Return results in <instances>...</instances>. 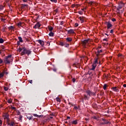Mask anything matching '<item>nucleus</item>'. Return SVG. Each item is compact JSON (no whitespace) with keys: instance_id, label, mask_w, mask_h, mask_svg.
Wrapping results in <instances>:
<instances>
[{"instance_id":"29","label":"nucleus","mask_w":126,"mask_h":126,"mask_svg":"<svg viewBox=\"0 0 126 126\" xmlns=\"http://www.w3.org/2000/svg\"><path fill=\"white\" fill-rule=\"evenodd\" d=\"M106 88H107V85L105 84L103 86V89H104V90H105Z\"/></svg>"},{"instance_id":"17","label":"nucleus","mask_w":126,"mask_h":126,"mask_svg":"<svg viewBox=\"0 0 126 126\" xmlns=\"http://www.w3.org/2000/svg\"><path fill=\"white\" fill-rule=\"evenodd\" d=\"M72 124L73 125H77V120L72 121Z\"/></svg>"},{"instance_id":"47","label":"nucleus","mask_w":126,"mask_h":126,"mask_svg":"<svg viewBox=\"0 0 126 126\" xmlns=\"http://www.w3.org/2000/svg\"><path fill=\"white\" fill-rule=\"evenodd\" d=\"M21 24H22V27L24 26V23H21Z\"/></svg>"},{"instance_id":"9","label":"nucleus","mask_w":126,"mask_h":126,"mask_svg":"<svg viewBox=\"0 0 126 126\" xmlns=\"http://www.w3.org/2000/svg\"><path fill=\"white\" fill-rule=\"evenodd\" d=\"M68 32V34H73V33H74V31L73 30H69L68 31H67Z\"/></svg>"},{"instance_id":"15","label":"nucleus","mask_w":126,"mask_h":126,"mask_svg":"<svg viewBox=\"0 0 126 126\" xmlns=\"http://www.w3.org/2000/svg\"><path fill=\"white\" fill-rule=\"evenodd\" d=\"M79 19H80V20L81 21V23H83V22L84 21V19H83V18L82 17H80L79 18Z\"/></svg>"},{"instance_id":"40","label":"nucleus","mask_w":126,"mask_h":126,"mask_svg":"<svg viewBox=\"0 0 126 126\" xmlns=\"http://www.w3.org/2000/svg\"><path fill=\"white\" fill-rule=\"evenodd\" d=\"M79 14H83V13L81 11H79Z\"/></svg>"},{"instance_id":"11","label":"nucleus","mask_w":126,"mask_h":126,"mask_svg":"<svg viewBox=\"0 0 126 126\" xmlns=\"http://www.w3.org/2000/svg\"><path fill=\"white\" fill-rule=\"evenodd\" d=\"M107 29H110V28H111V27H112V26H113V25H112V24H110L109 22L107 23Z\"/></svg>"},{"instance_id":"25","label":"nucleus","mask_w":126,"mask_h":126,"mask_svg":"<svg viewBox=\"0 0 126 126\" xmlns=\"http://www.w3.org/2000/svg\"><path fill=\"white\" fill-rule=\"evenodd\" d=\"M56 100L57 102H61V99H60L59 97H57Z\"/></svg>"},{"instance_id":"34","label":"nucleus","mask_w":126,"mask_h":126,"mask_svg":"<svg viewBox=\"0 0 126 126\" xmlns=\"http://www.w3.org/2000/svg\"><path fill=\"white\" fill-rule=\"evenodd\" d=\"M58 11H59V9H56L55 10L54 12H58Z\"/></svg>"},{"instance_id":"51","label":"nucleus","mask_w":126,"mask_h":126,"mask_svg":"<svg viewBox=\"0 0 126 126\" xmlns=\"http://www.w3.org/2000/svg\"><path fill=\"white\" fill-rule=\"evenodd\" d=\"M63 22H61V25H63Z\"/></svg>"},{"instance_id":"31","label":"nucleus","mask_w":126,"mask_h":126,"mask_svg":"<svg viewBox=\"0 0 126 126\" xmlns=\"http://www.w3.org/2000/svg\"><path fill=\"white\" fill-rule=\"evenodd\" d=\"M121 8H122V6H119L118 7L117 9H118V10H120V9H121Z\"/></svg>"},{"instance_id":"2","label":"nucleus","mask_w":126,"mask_h":126,"mask_svg":"<svg viewBox=\"0 0 126 126\" xmlns=\"http://www.w3.org/2000/svg\"><path fill=\"white\" fill-rule=\"evenodd\" d=\"M97 63H98V58L95 59L94 63L93 64L92 68L91 69V70H94V69H95V68L96 67V66H97Z\"/></svg>"},{"instance_id":"27","label":"nucleus","mask_w":126,"mask_h":126,"mask_svg":"<svg viewBox=\"0 0 126 126\" xmlns=\"http://www.w3.org/2000/svg\"><path fill=\"white\" fill-rule=\"evenodd\" d=\"M18 51L19 52V53H20V52H21V51H23V48H19V50H18Z\"/></svg>"},{"instance_id":"57","label":"nucleus","mask_w":126,"mask_h":126,"mask_svg":"<svg viewBox=\"0 0 126 126\" xmlns=\"http://www.w3.org/2000/svg\"><path fill=\"white\" fill-rule=\"evenodd\" d=\"M50 119H53V117H52V116H50Z\"/></svg>"},{"instance_id":"58","label":"nucleus","mask_w":126,"mask_h":126,"mask_svg":"<svg viewBox=\"0 0 126 126\" xmlns=\"http://www.w3.org/2000/svg\"><path fill=\"white\" fill-rule=\"evenodd\" d=\"M74 109H77V107L75 106V107H74Z\"/></svg>"},{"instance_id":"46","label":"nucleus","mask_w":126,"mask_h":126,"mask_svg":"<svg viewBox=\"0 0 126 126\" xmlns=\"http://www.w3.org/2000/svg\"><path fill=\"white\" fill-rule=\"evenodd\" d=\"M12 110H15V107H12Z\"/></svg>"},{"instance_id":"30","label":"nucleus","mask_w":126,"mask_h":126,"mask_svg":"<svg viewBox=\"0 0 126 126\" xmlns=\"http://www.w3.org/2000/svg\"><path fill=\"white\" fill-rule=\"evenodd\" d=\"M51 1H52V2H55V3H57V0H50Z\"/></svg>"},{"instance_id":"7","label":"nucleus","mask_w":126,"mask_h":126,"mask_svg":"<svg viewBox=\"0 0 126 126\" xmlns=\"http://www.w3.org/2000/svg\"><path fill=\"white\" fill-rule=\"evenodd\" d=\"M9 116L7 114H5L4 116V119L7 120V121L8 122L9 121V118H8Z\"/></svg>"},{"instance_id":"35","label":"nucleus","mask_w":126,"mask_h":126,"mask_svg":"<svg viewBox=\"0 0 126 126\" xmlns=\"http://www.w3.org/2000/svg\"><path fill=\"white\" fill-rule=\"evenodd\" d=\"M77 26H78V24L75 23V27H77Z\"/></svg>"},{"instance_id":"8","label":"nucleus","mask_w":126,"mask_h":126,"mask_svg":"<svg viewBox=\"0 0 126 126\" xmlns=\"http://www.w3.org/2000/svg\"><path fill=\"white\" fill-rule=\"evenodd\" d=\"M86 93L88 94V95H89V96H90V95H95L94 93H92L90 91H87Z\"/></svg>"},{"instance_id":"36","label":"nucleus","mask_w":126,"mask_h":126,"mask_svg":"<svg viewBox=\"0 0 126 126\" xmlns=\"http://www.w3.org/2000/svg\"><path fill=\"white\" fill-rule=\"evenodd\" d=\"M112 21H113V22H114V21H116V19H115V18L112 19Z\"/></svg>"},{"instance_id":"52","label":"nucleus","mask_w":126,"mask_h":126,"mask_svg":"<svg viewBox=\"0 0 126 126\" xmlns=\"http://www.w3.org/2000/svg\"><path fill=\"white\" fill-rule=\"evenodd\" d=\"M23 1H24V2H26V1H27V0H23Z\"/></svg>"},{"instance_id":"6","label":"nucleus","mask_w":126,"mask_h":126,"mask_svg":"<svg viewBox=\"0 0 126 126\" xmlns=\"http://www.w3.org/2000/svg\"><path fill=\"white\" fill-rule=\"evenodd\" d=\"M37 42H38V43H40V45H41V46H44V44L45 43L44 41L41 40H37Z\"/></svg>"},{"instance_id":"61","label":"nucleus","mask_w":126,"mask_h":126,"mask_svg":"<svg viewBox=\"0 0 126 126\" xmlns=\"http://www.w3.org/2000/svg\"><path fill=\"white\" fill-rule=\"evenodd\" d=\"M28 119H29V120H31V117L30 118H28Z\"/></svg>"},{"instance_id":"1","label":"nucleus","mask_w":126,"mask_h":126,"mask_svg":"<svg viewBox=\"0 0 126 126\" xmlns=\"http://www.w3.org/2000/svg\"><path fill=\"white\" fill-rule=\"evenodd\" d=\"M25 54H27V55H28V56H29V55H30L31 54V51L26 49V48H23V51L21 53V55L23 56V55H25Z\"/></svg>"},{"instance_id":"12","label":"nucleus","mask_w":126,"mask_h":126,"mask_svg":"<svg viewBox=\"0 0 126 126\" xmlns=\"http://www.w3.org/2000/svg\"><path fill=\"white\" fill-rule=\"evenodd\" d=\"M103 121H104V123H102V125H108L110 124V122L109 121H105V120L103 119Z\"/></svg>"},{"instance_id":"26","label":"nucleus","mask_w":126,"mask_h":126,"mask_svg":"<svg viewBox=\"0 0 126 126\" xmlns=\"http://www.w3.org/2000/svg\"><path fill=\"white\" fill-rule=\"evenodd\" d=\"M4 89L5 91H7V90H8V88H7V87H4Z\"/></svg>"},{"instance_id":"22","label":"nucleus","mask_w":126,"mask_h":126,"mask_svg":"<svg viewBox=\"0 0 126 126\" xmlns=\"http://www.w3.org/2000/svg\"><path fill=\"white\" fill-rule=\"evenodd\" d=\"M7 102H8V103H9V104H10V103H11L12 102V99H11V98H10V99H8V100H7Z\"/></svg>"},{"instance_id":"54","label":"nucleus","mask_w":126,"mask_h":126,"mask_svg":"<svg viewBox=\"0 0 126 126\" xmlns=\"http://www.w3.org/2000/svg\"><path fill=\"white\" fill-rule=\"evenodd\" d=\"M17 44H18V45H20V43H19V41H18Z\"/></svg>"},{"instance_id":"20","label":"nucleus","mask_w":126,"mask_h":126,"mask_svg":"<svg viewBox=\"0 0 126 126\" xmlns=\"http://www.w3.org/2000/svg\"><path fill=\"white\" fill-rule=\"evenodd\" d=\"M8 29H9L10 30H11L12 29H14V27L12 26H10L9 28H8Z\"/></svg>"},{"instance_id":"44","label":"nucleus","mask_w":126,"mask_h":126,"mask_svg":"<svg viewBox=\"0 0 126 126\" xmlns=\"http://www.w3.org/2000/svg\"><path fill=\"white\" fill-rule=\"evenodd\" d=\"M0 8L1 9H2L3 8V6H1L0 7Z\"/></svg>"},{"instance_id":"64","label":"nucleus","mask_w":126,"mask_h":126,"mask_svg":"<svg viewBox=\"0 0 126 126\" xmlns=\"http://www.w3.org/2000/svg\"><path fill=\"white\" fill-rule=\"evenodd\" d=\"M94 119H96V117H94Z\"/></svg>"},{"instance_id":"63","label":"nucleus","mask_w":126,"mask_h":126,"mask_svg":"<svg viewBox=\"0 0 126 126\" xmlns=\"http://www.w3.org/2000/svg\"><path fill=\"white\" fill-rule=\"evenodd\" d=\"M99 64H101V62L99 61Z\"/></svg>"},{"instance_id":"38","label":"nucleus","mask_w":126,"mask_h":126,"mask_svg":"<svg viewBox=\"0 0 126 126\" xmlns=\"http://www.w3.org/2000/svg\"><path fill=\"white\" fill-rule=\"evenodd\" d=\"M72 80L73 82H75V78H73Z\"/></svg>"},{"instance_id":"43","label":"nucleus","mask_w":126,"mask_h":126,"mask_svg":"<svg viewBox=\"0 0 126 126\" xmlns=\"http://www.w3.org/2000/svg\"><path fill=\"white\" fill-rule=\"evenodd\" d=\"M73 66H74L75 67H76V64L74 63V64H73Z\"/></svg>"},{"instance_id":"55","label":"nucleus","mask_w":126,"mask_h":126,"mask_svg":"<svg viewBox=\"0 0 126 126\" xmlns=\"http://www.w3.org/2000/svg\"><path fill=\"white\" fill-rule=\"evenodd\" d=\"M68 119H70V117H67V120Z\"/></svg>"},{"instance_id":"18","label":"nucleus","mask_w":126,"mask_h":126,"mask_svg":"<svg viewBox=\"0 0 126 126\" xmlns=\"http://www.w3.org/2000/svg\"><path fill=\"white\" fill-rule=\"evenodd\" d=\"M49 35V36H50V37H53L54 36V33L53 32H50Z\"/></svg>"},{"instance_id":"50","label":"nucleus","mask_w":126,"mask_h":126,"mask_svg":"<svg viewBox=\"0 0 126 126\" xmlns=\"http://www.w3.org/2000/svg\"><path fill=\"white\" fill-rule=\"evenodd\" d=\"M118 57H122V54H119Z\"/></svg>"},{"instance_id":"45","label":"nucleus","mask_w":126,"mask_h":126,"mask_svg":"<svg viewBox=\"0 0 126 126\" xmlns=\"http://www.w3.org/2000/svg\"><path fill=\"white\" fill-rule=\"evenodd\" d=\"M92 3H93V2H92V1H91V2H89V4H92Z\"/></svg>"},{"instance_id":"13","label":"nucleus","mask_w":126,"mask_h":126,"mask_svg":"<svg viewBox=\"0 0 126 126\" xmlns=\"http://www.w3.org/2000/svg\"><path fill=\"white\" fill-rule=\"evenodd\" d=\"M48 29L49 31H50V32H52V31H53V29H54V28L51 26H48Z\"/></svg>"},{"instance_id":"16","label":"nucleus","mask_w":126,"mask_h":126,"mask_svg":"<svg viewBox=\"0 0 126 126\" xmlns=\"http://www.w3.org/2000/svg\"><path fill=\"white\" fill-rule=\"evenodd\" d=\"M8 126H14V122H11L10 124V123H8Z\"/></svg>"},{"instance_id":"41","label":"nucleus","mask_w":126,"mask_h":126,"mask_svg":"<svg viewBox=\"0 0 126 126\" xmlns=\"http://www.w3.org/2000/svg\"><path fill=\"white\" fill-rule=\"evenodd\" d=\"M29 82L30 83L32 84V80H29Z\"/></svg>"},{"instance_id":"23","label":"nucleus","mask_w":126,"mask_h":126,"mask_svg":"<svg viewBox=\"0 0 126 126\" xmlns=\"http://www.w3.org/2000/svg\"><path fill=\"white\" fill-rule=\"evenodd\" d=\"M25 6H28V5L27 4H22V8H24Z\"/></svg>"},{"instance_id":"53","label":"nucleus","mask_w":126,"mask_h":126,"mask_svg":"<svg viewBox=\"0 0 126 126\" xmlns=\"http://www.w3.org/2000/svg\"><path fill=\"white\" fill-rule=\"evenodd\" d=\"M123 86H124V87H126V84H124V85H123Z\"/></svg>"},{"instance_id":"10","label":"nucleus","mask_w":126,"mask_h":126,"mask_svg":"<svg viewBox=\"0 0 126 126\" xmlns=\"http://www.w3.org/2000/svg\"><path fill=\"white\" fill-rule=\"evenodd\" d=\"M112 90L113 91H115V92H119V89L117 88V87H115L113 88H112Z\"/></svg>"},{"instance_id":"5","label":"nucleus","mask_w":126,"mask_h":126,"mask_svg":"<svg viewBox=\"0 0 126 126\" xmlns=\"http://www.w3.org/2000/svg\"><path fill=\"white\" fill-rule=\"evenodd\" d=\"M40 26H41V25H40V23H37L36 24L34 25V26L33 27V28H34L35 29H37V28H39Z\"/></svg>"},{"instance_id":"42","label":"nucleus","mask_w":126,"mask_h":126,"mask_svg":"<svg viewBox=\"0 0 126 126\" xmlns=\"http://www.w3.org/2000/svg\"><path fill=\"white\" fill-rule=\"evenodd\" d=\"M0 63H2V60L0 59Z\"/></svg>"},{"instance_id":"60","label":"nucleus","mask_w":126,"mask_h":126,"mask_svg":"<svg viewBox=\"0 0 126 126\" xmlns=\"http://www.w3.org/2000/svg\"><path fill=\"white\" fill-rule=\"evenodd\" d=\"M85 120H86V121H88V119H87V118H86Z\"/></svg>"},{"instance_id":"48","label":"nucleus","mask_w":126,"mask_h":126,"mask_svg":"<svg viewBox=\"0 0 126 126\" xmlns=\"http://www.w3.org/2000/svg\"><path fill=\"white\" fill-rule=\"evenodd\" d=\"M38 117L39 118H41V117H43V116H42V115H40V116H38Z\"/></svg>"},{"instance_id":"14","label":"nucleus","mask_w":126,"mask_h":126,"mask_svg":"<svg viewBox=\"0 0 126 126\" xmlns=\"http://www.w3.org/2000/svg\"><path fill=\"white\" fill-rule=\"evenodd\" d=\"M66 41H67V42H71V41H72V39H71V38L70 37H67L66 38Z\"/></svg>"},{"instance_id":"33","label":"nucleus","mask_w":126,"mask_h":126,"mask_svg":"<svg viewBox=\"0 0 126 126\" xmlns=\"http://www.w3.org/2000/svg\"><path fill=\"white\" fill-rule=\"evenodd\" d=\"M100 53H102V50L97 51V54H100Z\"/></svg>"},{"instance_id":"32","label":"nucleus","mask_w":126,"mask_h":126,"mask_svg":"<svg viewBox=\"0 0 126 126\" xmlns=\"http://www.w3.org/2000/svg\"><path fill=\"white\" fill-rule=\"evenodd\" d=\"M33 116H34V117H39V115L35 114H34Z\"/></svg>"},{"instance_id":"56","label":"nucleus","mask_w":126,"mask_h":126,"mask_svg":"<svg viewBox=\"0 0 126 126\" xmlns=\"http://www.w3.org/2000/svg\"><path fill=\"white\" fill-rule=\"evenodd\" d=\"M103 41H107V39L106 38L104 39Z\"/></svg>"},{"instance_id":"3","label":"nucleus","mask_w":126,"mask_h":126,"mask_svg":"<svg viewBox=\"0 0 126 126\" xmlns=\"http://www.w3.org/2000/svg\"><path fill=\"white\" fill-rule=\"evenodd\" d=\"M91 42V39H86L82 41L83 46L85 47L86 44H89Z\"/></svg>"},{"instance_id":"28","label":"nucleus","mask_w":126,"mask_h":126,"mask_svg":"<svg viewBox=\"0 0 126 126\" xmlns=\"http://www.w3.org/2000/svg\"><path fill=\"white\" fill-rule=\"evenodd\" d=\"M4 73H0V77H2V76H3L4 75Z\"/></svg>"},{"instance_id":"59","label":"nucleus","mask_w":126,"mask_h":126,"mask_svg":"<svg viewBox=\"0 0 126 126\" xmlns=\"http://www.w3.org/2000/svg\"><path fill=\"white\" fill-rule=\"evenodd\" d=\"M85 98H87V96H86V95H85Z\"/></svg>"},{"instance_id":"21","label":"nucleus","mask_w":126,"mask_h":126,"mask_svg":"<svg viewBox=\"0 0 126 126\" xmlns=\"http://www.w3.org/2000/svg\"><path fill=\"white\" fill-rule=\"evenodd\" d=\"M18 39L19 40V42H23V40H22V38L21 37H19Z\"/></svg>"},{"instance_id":"24","label":"nucleus","mask_w":126,"mask_h":126,"mask_svg":"<svg viewBox=\"0 0 126 126\" xmlns=\"http://www.w3.org/2000/svg\"><path fill=\"white\" fill-rule=\"evenodd\" d=\"M4 41L2 38H0V43L2 44L3 43Z\"/></svg>"},{"instance_id":"39","label":"nucleus","mask_w":126,"mask_h":126,"mask_svg":"<svg viewBox=\"0 0 126 126\" xmlns=\"http://www.w3.org/2000/svg\"><path fill=\"white\" fill-rule=\"evenodd\" d=\"M60 45H61V46H63V43L61 42Z\"/></svg>"},{"instance_id":"4","label":"nucleus","mask_w":126,"mask_h":126,"mask_svg":"<svg viewBox=\"0 0 126 126\" xmlns=\"http://www.w3.org/2000/svg\"><path fill=\"white\" fill-rule=\"evenodd\" d=\"M10 58H11V55H9L5 59L4 62L6 63H10V60L9 59Z\"/></svg>"},{"instance_id":"37","label":"nucleus","mask_w":126,"mask_h":126,"mask_svg":"<svg viewBox=\"0 0 126 126\" xmlns=\"http://www.w3.org/2000/svg\"><path fill=\"white\" fill-rule=\"evenodd\" d=\"M113 32H114V30H111L110 31V33H111V34H113Z\"/></svg>"},{"instance_id":"62","label":"nucleus","mask_w":126,"mask_h":126,"mask_svg":"<svg viewBox=\"0 0 126 126\" xmlns=\"http://www.w3.org/2000/svg\"><path fill=\"white\" fill-rule=\"evenodd\" d=\"M65 124H67V121L65 122Z\"/></svg>"},{"instance_id":"49","label":"nucleus","mask_w":126,"mask_h":126,"mask_svg":"<svg viewBox=\"0 0 126 126\" xmlns=\"http://www.w3.org/2000/svg\"><path fill=\"white\" fill-rule=\"evenodd\" d=\"M2 124V122H1V120H0V125H1Z\"/></svg>"},{"instance_id":"19","label":"nucleus","mask_w":126,"mask_h":126,"mask_svg":"<svg viewBox=\"0 0 126 126\" xmlns=\"http://www.w3.org/2000/svg\"><path fill=\"white\" fill-rule=\"evenodd\" d=\"M17 26L18 27H22V24H21V22H20L17 24Z\"/></svg>"}]
</instances>
